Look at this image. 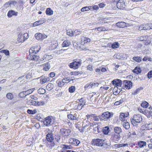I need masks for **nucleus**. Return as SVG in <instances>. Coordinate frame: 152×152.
<instances>
[{
  "mask_svg": "<svg viewBox=\"0 0 152 152\" xmlns=\"http://www.w3.org/2000/svg\"><path fill=\"white\" fill-rule=\"evenodd\" d=\"M113 113L109 112H104L103 113L101 116H99L101 121H107L110 118L113 117Z\"/></svg>",
  "mask_w": 152,
  "mask_h": 152,
  "instance_id": "1",
  "label": "nucleus"
},
{
  "mask_svg": "<svg viewBox=\"0 0 152 152\" xmlns=\"http://www.w3.org/2000/svg\"><path fill=\"white\" fill-rule=\"evenodd\" d=\"M142 118L141 115L140 114L134 115L133 118L131 119V122L133 126L137 125L138 123L142 122Z\"/></svg>",
  "mask_w": 152,
  "mask_h": 152,
  "instance_id": "2",
  "label": "nucleus"
},
{
  "mask_svg": "<svg viewBox=\"0 0 152 152\" xmlns=\"http://www.w3.org/2000/svg\"><path fill=\"white\" fill-rule=\"evenodd\" d=\"M91 143L92 145L97 146H102L104 144V140L99 138L93 139Z\"/></svg>",
  "mask_w": 152,
  "mask_h": 152,
  "instance_id": "3",
  "label": "nucleus"
},
{
  "mask_svg": "<svg viewBox=\"0 0 152 152\" xmlns=\"http://www.w3.org/2000/svg\"><path fill=\"white\" fill-rule=\"evenodd\" d=\"M82 61L80 59H76L74 62L69 64V66L70 68L74 69H77L81 66Z\"/></svg>",
  "mask_w": 152,
  "mask_h": 152,
  "instance_id": "4",
  "label": "nucleus"
},
{
  "mask_svg": "<svg viewBox=\"0 0 152 152\" xmlns=\"http://www.w3.org/2000/svg\"><path fill=\"white\" fill-rule=\"evenodd\" d=\"M111 83L113 85L115 86L113 90H116L117 89V91H115V92L118 93V91L117 89V88H118V87H121L122 84L121 80L117 79L112 81Z\"/></svg>",
  "mask_w": 152,
  "mask_h": 152,
  "instance_id": "5",
  "label": "nucleus"
},
{
  "mask_svg": "<svg viewBox=\"0 0 152 152\" xmlns=\"http://www.w3.org/2000/svg\"><path fill=\"white\" fill-rule=\"evenodd\" d=\"M60 131L63 136L66 137L69 136L71 132V131L70 129L64 128L61 129L60 130Z\"/></svg>",
  "mask_w": 152,
  "mask_h": 152,
  "instance_id": "6",
  "label": "nucleus"
},
{
  "mask_svg": "<svg viewBox=\"0 0 152 152\" xmlns=\"http://www.w3.org/2000/svg\"><path fill=\"white\" fill-rule=\"evenodd\" d=\"M43 123L45 125L47 126H51L53 124L52 119L50 116L47 117L45 118Z\"/></svg>",
  "mask_w": 152,
  "mask_h": 152,
  "instance_id": "7",
  "label": "nucleus"
},
{
  "mask_svg": "<svg viewBox=\"0 0 152 152\" xmlns=\"http://www.w3.org/2000/svg\"><path fill=\"white\" fill-rule=\"evenodd\" d=\"M40 48L39 46L32 47L29 50V53L36 54L39 51Z\"/></svg>",
  "mask_w": 152,
  "mask_h": 152,
  "instance_id": "8",
  "label": "nucleus"
},
{
  "mask_svg": "<svg viewBox=\"0 0 152 152\" xmlns=\"http://www.w3.org/2000/svg\"><path fill=\"white\" fill-rule=\"evenodd\" d=\"M35 36L37 40H42L46 38L47 36L45 34H42L41 33L35 34Z\"/></svg>",
  "mask_w": 152,
  "mask_h": 152,
  "instance_id": "9",
  "label": "nucleus"
},
{
  "mask_svg": "<svg viewBox=\"0 0 152 152\" xmlns=\"http://www.w3.org/2000/svg\"><path fill=\"white\" fill-rule=\"evenodd\" d=\"M27 58L29 59L37 61L39 59V56L36 55L34 54L29 53V54Z\"/></svg>",
  "mask_w": 152,
  "mask_h": 152,
  "instance_id": "10",
  "label": "nucleus"
},
{
  "mask_svg": "<svg viewBox=\"0 0 152 152\" xmlns=\"http://www.w3.org/2000/svg\"><path fill=\"white\" fill-rule=\"evenodd\" d=\"M46 139L48 142H53L54 138L51 131H50L47 134Z\"/></svg>",
  "mask_w": 152,
  "mask_h": 152,
  "instance_id": "11",
  "label": "nucleus"
},
{
  "mask_svg": "<svg viewBox=\"0 0 152 152\" xmlns=\"http://www.w3.org/2000/svg\"><path fill=\"white\" fill-rule=\"evenodd\" d=\"M91 41V39H90L83 37L81 38V44L82 45H84L90 42Z\"/></svg>",
  "mask_w": 152,
  "mask_h": 152,
  "instance_id": "12",
  "label": "nucleus"
},
{
  "mask_svg": "<svg viewBox=\"0 0 152 152\" xmlns=\"http://www.w3.org/2000/svg\"><path fill=\"white\" fill-rule=\"evenodd\" d=\"M124 88L126 89H129L132 87V83L131 81L124 80Z\"/></svg>",
  "mask_w": 152,
  "mask_h": 152,
  "instance_id": "13",
  "label": "nucleus"
},
{
  "mask_svg": "<svg viewBox=\"0 0 152 152\" xmlns=\"http://www.w3.org/2000/svg\"><path fill=\"white\" fill-rule=\"evenodd\" d=\"M117 7L119 9L123 10L126 7L125 2L124 1H120L117 3Z\"/></svg>",
  "mask_w": 152,
  "mask_h": 152,
  "instance_id": "14",
  "label": "nucleus"
},
{
  "mask_svg": "<svg viewBox=\"0 0 152 152\" xmlns=\"http://www.w3.org/2000/svg\"><path fill=\"white\" fill-rule=\"evenodd\" d=\"M120 138V135L116 134H113L111 137L112 140L116 143L117 141L119 140Z\"/></svg>",
  "mask_w": 152,
  "mask_h": 152,
  "instance_id": "15",
  "label": "nucleus"
},
{
  "mask_svg": "<svg viewBox=\"0 0 152 152\" xmlns=\"http://www.w3.org/2000/svg\"><path fill=\"white\" fill-rule=\"evenodd\" d=\"M45 22V19L43 18L41 20L36 21L33 23V27H35L38 26L40 25Z\"/></svg>",
  "mask_w": 152,
  "mask_h": 152,
  "instance_id": "16",
  "label": "nucleus"
},
{
  "mask_svg": "<svg viewBox=\"0 0 152 152\" xmlns=\"http://www.w3.org/2000/svg\"><path fill=\"white\" fill-rule=\"evenodd\" d=\"M143 114L148 118L152 117V110H148V109L145 110L143 112Z\"/></svg>",
  "mask_w": 152,
  "mask_h": 152,
  "instance_id": "17",
  "label": "nucleus"
},
{
  "mask_svg": "<svg viewBox=\"0 0 152 152\" xmlns=\"http://www.w3.org/2000/svg\"><path fill=\"white\" fill-rule=\"evenodd\" d=\"M123 127L126 130H128L130 128L129 124L126 121H124L121 123Z\"/></svg>",
  "mask_w": 152,
  "mask_h": 152,
  "instance_id": "18",
  "label": "nucleus"
},
{
  "mask_svg": "<svg viewBox=\"0 0 152 152\" xmlns=\"http://www.w3.org/2000/svg\"><path fill=\"white\" fill-rule=\"evenodd\" d=\"M15 2L12 1H10L6 3L4 5V7L5 8L10 7H12L14 6Z\"/></svg>",
  "mask_w": 152,
  "mask_h": 152,
  "instance_id": "19",
  "label": "nucleus"
},
{
  "mask_svg": "<svg viewBox=\"0 0 152 152\" xmlns=\"http://www.w3.org/2000/svg\"><path fill=\"white\" fill-rule=\"evenodd\" d=\"M50 78L48 77H41L40 79V83L42 84H43L49 81Z\"/></svg>",
  "mask_w": 152,
  "mask_h": 152,
  "instance_id": "20",
  "label": "nucleus"
},
{
  "mask_svg": "<svg viewBox=\"0 0 152 152\" xmlns=\"http://www.w3.org/2000/svg\"><path fill=\"white\" fill-rule=\"evenodd\" d=\"M129 115L128 113H121L119 115V119L121 121H124L125 118L127 117Z\"/></svg>",
  "mask_w": 152,
  "mask_h": 152,
  "instance_id": "21",
  "label": "nucleus"
},
{
  "mask_svg": "<svg viewBox=\"0 0 152 152\" xmlns=\"http://www.w3.org/2000/svg\"><path fill=\"white\" fill-rule=\"evenodd\" d=\"M43 69L45 71H48L50 68V64L49 62H47L43 64L42 65Z\"/></svg>",
  "mask_w": 152,
  "mask_h": 152,
  "instance_id": "22",
  "label": "nucleus"
},
{
  "mask_svg": "<svg viewBox=\"0 0 152 152\" xmlns=\"http://www.w3.org/2000/svg\"><path fill=\"white\" fill-rule=\"evenodd\" d=\"M18 12H17L13 10L9 11L8 14L7 16L9 17H11L13 15L17 16L18 15Z\"/></svg>",
  "mask_w": 152,
  "mask_h": 152,
  "instance_id": "23",
  "label": "nucleus"
},
{
  "mask_svg": "<svg viewBox=\"0 0 152 152\" xmlns=\"http://www.w3.org/2000/svg\"><path fill=\"white\" fill-rule=\"evenodd\" d=\"M114 132L116 134H119L122 132V130L121 127L115 126L114 128Z\"/></svg>",
  "mask_w": 152,
  "mask_h": 152,
  "instance_id": "24",
  "label": "nucleus"
},
{
  "mask_svg": "<svg viewBox=\"0 0 152 152\" xmlns=\"http://www.w3.org/2000/svg\"><path fill=\"white\" fill-rule=\"evenodd\" d=\"M71 45V43L70 41L68 40L64 41L62 44V46L63 47H68Z\"/></svg>",
  "mask_w": 152,
  "mask_h": 152,
  "instance_id": "25",
  "label": "nucleus"
},
{
  "mask_svg": "<svg viewBox=\"0 0 152 152\" xmlns=\"http://www.w3.org/2000/svg\"><path fill=\"white\" fill-rule=\"evenodd\" d=\"M62 80L64 84H65V83H68L73 80L72 79L68 77H65L63 78Z\"/></svg>",
  "mask_w": 152,
  "mask_h": 152,
  "instance_id": "26",
  "label": "nucleus"
},
{
  "mask_svg": "<svg viewBox=\"0 0 152 152\" xmlns=\"http://www.w3.org/2000/svg\"><path fill=\"white\" fill-rule=\"evenodd\" d=\"M70 141L75 145H78L80 143L78 140L73 138L71 139Z\"/></svg>",
  "mask_w": 152,
  "mask_h": 152,
  "instance_id": "27",
  "label": "nucleus"
},
{
  "mask_svg": "<svg viewBox=\"0 0 152 152\" xmlns=\"http://www.w3.org/2000/svg\"><path fill=\"white\" fill-rule=\"evenodd\" d=\"M138 146L140 148H144L147 145V143L145 142L142 141L138 142Z\"/></svg>",
  "mask_w": 152,
  "mask_h": 152,
  "instance_id": "28",
  "label": "nucleus"
},
{
  "mask_svg": "<svg viewBox=\"0 0 152 152\" xmlns=\"http://www.w3.org/2000/svg\"><path fill=\"white\" fill-rule=\"evenodd\" d=\"M126 23L123 22H118L116 24V25L119 28H124L125 27L126 25Z\"/></svg>",
  "mask_w": 152,
  "mask_h": 152,
  "instance_id": "29",
  "label": "nucleus"
},
{
  "mask_svg": "<svg viewBox=\"0 0 152 152\" xmlns=\"http://www.w3.org/2000/svg\"><path fill=\"white\" fill-rule=\"evenodd\" d=\"M83 127H80L78 129L79 130L80 132H83L85 131L84 129L86 127V126H89L91 124L90 122H88V123L86 125L83 126Z\"/></svg>",
  "mask_w": 152,
  "mask_h": 152,
  "instance_id": "30",
  "label": "nucleus"
},
{
  "mask_svg": "<svg viewBox=\"0 0 152 152\" xmlns=\"http://www.w3.org/2000/svg\"><path fill=\"white\" fill-rule=\"evenodd\" d=\"M110 131L109 128L108 126H105L103 129V132L105 134H107Z\"/></svg>",
  "mask_w": 152,
  "mask_h": 152,
  "instance_id": "31",
  "label": "nucleus"
},
{
  "mask_svg": "<svg viewBox=\"0 0 152 152\" xmlns=\"http://www.w3.org/2000/svg\"><path fill=\"white\" fill-rule=\"evenodd\" d=\"M141 71V69L139 67H138L137 66L135 67L133 70V72L134 73H135L137 74L140 73Z\"/></svg>",
  "mask_w": 152,
  "mask_h": 152,
  "instance_id": "32",
  "label": "nucleus"
},
{
  "mask_svg": "<svg viewBox=\"0 0 152 152\" xmlns=\"http://www.w3.org/2000/svg\"><path fill=\"white\" fill-rule=\"evenodd\" d=\"M96 29H97L98 31H105L110 30V29H108V28H106L104 27V26L99 27H98L97 28H96Z\"/></svg>",
  "mask_w": 152,
  "mask_h": 152,
  "instance_id": "33",
  "label": "nucleus"
},
{
  "mask_svg": "<svg viewBox=\"0 0 152 152\" xmlns=\"http://www.w3.org/2000/svg\"><path fill=\"white\" fill-rule=\"evenodd\" d=\"M56 82L58 84V86L59 87H61L64 85L62 80H58L56 81Z\"/></svg>",
  "mask_w": 152,
  "mask_h": 152,
  "instance_id": "34",
  "label": "nucleus"
},
{
  "mask_svg": "<svg viewBox=\"0 0 152 152\" xmlns=\"http://www.w3.org/2000/svg\"><path fill=\"white\" fill-rule=\"evenodd\" d=\"M22 34H19L18 36L17 41L19 42H23L24 41V39L23 37Z\"/></svg>",
  "mask_w": 152,
  "mask_h": 152,
  "instance_id": "35",
  "label": "nucleus"
},
{
  "mask_svg": "<svg viewBox=\"0 0 152 152\" xmlns=\"http://www.w3.org/2000/svg\"><path fill=\"white\" fill-rule=\"evenodd\" d=\"M53 85L52 83H49L46 86L47 89L48 91H50L53 88Z\"/></svg>",
  "mask_w": 152,
  "mask_h": 152,
  "instance_id": "36",
  "label": "nucleus"
},
{
  "mask_svg": "<svg viewBox=\"0 0 152 152\" xmlns=\"http://www.w3.org/2000/svg\"><path fill=\"white\" fill-rule=\"evenodd\" d=\"M46 13L47 15H52L53 14V11L50 8H48L46 11Z\"/></svg>",
  "mask_w": 152,
  "mask_h": 152,
  "instance_id": "37",
  "label": "nucleus"
},
{
  "mask_svg": "<svg viewBox=\"0 0 152 152\" xmlns=\"http://www.w3.org/2000/svg\"><path fill=\"white\" fill-rule=\"evenodd\" d=\"M67 118L68 119L72 120H75L76 119L75 116L71 114L67 115Z\"/></svg>",
  "mask_w": 152,
  "mask_h": 152,
  "instance_id": "38",
  "label": "nucleus"
},
{
  "mask_svg": "<svg viewBox=\"0 0 152 152\" xmlns=\"http://www.w3.org/2000/svg\"><path fill=\"white\" fill-rule=\"evenodd\" d=\"M119 44L118 42H115L112 44L111 47L113 48H116L119 47Z\"/></svg>",
  "mask_w": 152,
  "mask_h": 152,
  "instance_id": "39",
  "label": "nucleus"
},
{
  "mask_svg": "<svg viewBox=\"0 0 152 152\" xmlns=\"http://www.w3.org/2000/svg\"><path fill=\"white\" fill-rule=\"evenodd\" d=\"M38 92L39 94H44L45 93V90L43 88H40L38 90Z\"/></svg>",
  "mask_w": 152,
  "mask_h": 152,
  "instance_id": "40",
  "label": "nucleus"
},
{
  "mask_svg": "<svg viewBox=\"0 0 152 152\" xmlns=\"http://www.w3.org/2000/svg\"><path fill=\"white\" fill-rule=\"evenodd\" d=\"M27 112L28 114L33 115L35 114L37 112V111L35 109L34 110H33L28 109L27 110Z\"/></svg>",
  "mask_w": 152,
  "mask_h": 152,
  "instance_id": "41",
  "label": "nucleus"
},
{
  "mask_svg": "<svg viewBox=\"0 0 152 152\" xmlns=\"http://www.w3.org/2000/svg\"><path fill=\"white\" fill-rule=\"evenodd\" d=\"M149 104L147 102L144 101L141 104V106L144 108H147Z\"/></svg>",
  "mask_w": 152,
  "mask_h": 152,
  "instance_id": "42",
  "label": "nucleus"
},
{
  "mask_svg": "<svg viewBox=\"0 0 152 152\" xmlns=\"http://www.w3.org/2000/svg\"><path fill=\"white\" fill-rule=\"evenodd\" d=\"M6 96L8 99L10 100H12L13 98V96L12 94L10 93L7 94Z\"/></svg>",
  "mask_w": 152,
  "mask_h": 152,
  "instance_id": "43",
  "label": "nucleus"
},
{
  "mask_svg": "<svg viewBox=\"0 0 152 152\" xmlns=\"http://www.w3.org/2000/svg\"><path fill=\"white\" fill-rule=\"evenodd\" d=\"M143 30H145L150 29L149 24L143 25Z\"/></svg>",
  "mask_w": 152,
  "mask_h": 152,
  "instance_id": "44",
  "label": "nucleus"
},
{
  "mask_svg": "<svg viewBox=\"0 0 152 152\" xmlns=\"http://www.w3.org/2000/svg\"><path fill=\"white\" fill-rule=\"evenodd\" d=\"M83 104L82 103H78L76 105L77 108L79 110H81L83 107Z\"/></svg>",
  "mask_w": 152,
  "mask_h": 152,
  "instance_id": "45",
  "label": "nucleus"
},
{
  "mask_svg": "<svg viewBox=\"0 0 152 152\" xmlns=\"http://www.w3.org/2000/svg\"><path fill=\"white\" fill-rule=\"evenodd\" d=\"M132 59L138 62H140L141 61V58L139 57H134Z\"/></svg>",
  "mask_w": 152,
  "mask_h": 152,
  "instance_id": "46",
  "label": "nucleus"
},
{
  "mask_svg": "<svg viewBox=\"0 0 152 152\" xmlns=\"http://www.w3.org/2000/svg\"><path fill=\"white\" fill-rule=\"evenodd\" d=\"M75 90V88L74 86H72L70 87L69 89V91L70 93L74 92Z\"/></svg>",
  "mask_w": 152,
  "mask_h": 152,
  "instance_id": "47",
  "label": "nucleus"
},
{
  "mask_svg": "<svg viewBox=\"0 0 152 152\" xmlns=\"http://www.w3.org/2000/svg\"><path fill=\"white\" fill-rule=\"evenodd\" d=\"M26 96V94L24 91L20 92L19 95V96L21 98L25 97Z\"/></svg>",
  "mask_w": 152,
  "mask_h": 152,
  "instance_id": "48",
  "label": "nucleus"
},
{
  "mask_svg": "<svg viewBox=\"0 0 152 152\" xmlns=\"http://www.w3.org/2000/svg\"><path fill=\"white\" fill-rule=\"evenodd\" d=\"M55 139L58 142H59L61 139V136L59 134H57L56 135Z\"/></svg>",
  "mask_w": 152,
  "mask_h": 152,
  "instance_id": "49",
  "label": "nucleus"
},
{
  "mask_svg": "<svg viewBox=\"0 0 152 152\" xmlns=\"http://www.w3.org/2000/svg\"><path fill=\"white\" fill-rule=\"evenodd\" d=\"M30 102L31 103L32 105L35 106H38L39 102L36 101L34 100H31Z\"/></svg>",
  "mask_w": 152,
  "mask_h": 152,
  "instance_id": "50",
  "label": "nucleus"
},
{
  "mask_svg": "<svg viewBox=\"0 0 152 152\" xmlns=\"http://www.w3.org/2000/svg\"><path fill=\"white\" fill-rule=\"evenodd\" d=\"M33 91V89H29L27 91H24L26 94L27 95L30 94L32 93Z\"/></svg>",
  "mask_w": 152,
  "mask_h": 152,
  "instance_id": "51",
  "label": "nucleus"
},
{
  "mask_svg": "<svg viewBox=\"0 0 152 152\" xmlns=\"http://www.w3.org/2000/svg\"><path fill=\"white\" fill-rule=\"evenodd\" d=\"M84 88L86 90H87L88 88H92L91 87V82L89 84H87L84 86Z\"/></svg>",
  "mask_w": 152,
  "mask_h": 152,
  "instance_id": "52",
  "label": "nucleus"
},
{
  "mask_svg": "<svg viewBox=\"0 0 152 152\" xmlns=\"http://www.w3.org/2000/svg\"><path fill=\"white\" fill-rule=\"evenodd\" d=\"M99 85V83H94L91 82L92 88H94L95 87L98 86Z\"/></svg>",
  "mask_w": 152,
  "mask_h": 152,
  "instance_id": "53",
  "label": "nucleus"
},
{
  "mask_svg": "<svg viewBox=\"0 0 152 152\" xmlns=\"http://www.w3.org/2000/svg\"><path fill=\"white\" fill-rule=\"evenodd\" d=\"M66 33L68 35L71 36H72L73 34L72 31L70 30H68L67 31Z\"/></svg>",
  "mask_w": 152,
  "mask_h": 152,
  "instance_id": "54",
  "label": "nucleus"
},
{
  "mask_svg": "<svg viewBox=\"0 0 152 152\" xmlns=\"http://www.w3.org/2000/svg\"><path fill=\"white\" fill-rule=\"evenodd\" d=\"M23 37V38L24 39V41H25V40L26 39H28V34L26 33H25L23 34H22Z\"/></svg>",
  "mask_w": 152,
  "mask_h": 152,
  "instance_id": "55",
  "label": "nucleus"
},
{
  "mask_svg": "<svg viewBox=\"0 0 152 152\" xmlns=\"http://www.w3.org/2000/svg\"><path fill=\"white\" fill-rule=\"evenodd\" d=\"M139 40L141 41H145L146 40V38L145 36H142L139 38Z\"/></svg>",
  "mask_w": 152,
  "mask_h": 152,
  "instance_id": "56",
  "label": "nucleus"
},
{
  "mask_svg": "<svg viewBox=\"0 0 152 152\" xmlns=\"http://www.w3.org/2000/svg\"><path fill=\"white\" fill-rule=\"evenodd\" d=\"M89 10V7H83L81 9V10L82 12H84L85 11H88Z\"/></svg>",
  "mask_w": 152,
  "mask_h": 152,
  "instance_id": "57",
  "label": "nucleus"
},
{
  "mask_svg": "<svg viewBox=\"0 0 152 152\" xmlns=\"http://www.w3.org/2000/svg\"><path fill=\"white\" fill-rule=\"evenodd\" d=\"M142 89V88H140L137 89H136L135 91L133 93V94L134 95H135L136 94H137V93H138Z\"/></svg>",
  "mask_w": 152,
  "mask_h": 152,
  "instance_id": "58",
  "label": "nucleus"
},
{
  "mask_svg": "<svg viewBox=\"0 0 152 152\" xmlns=\"http://www.w3.org/2000/svg\"><path fill=\"white\" fill-rule=\"evenodd\" d=\"M94 67L92 66V65H88L87 67V69L90 71H92L93 70Z\"/></svg>",
  "mask_w": 152,
  "mask_h": 152,
  "instance_id": "59",
  "label": "nucleus"
},
{
  "mask_svg": "<svg viewBox=\"0 0 152 152\" xmlns=\"http://www.w3.org/2000/svg\"><path fill=\"white\" fill-rule=\"evenodd\" d=\"M148 78L150 79L152 77V71H150L148 73Z\"/></svg>",
  "mask_w": 152,
  "mask_h": 152,
  "instance_id": "60",
  "label": "nucleus"
},
{
  "mask_svg": "<svg viewBox=\"0 0 152 152\" xmlns=\"http://www.w3.org/2000/svg\"><path fill=\"white\" fill-rule=\"evenodd\" d=\"M3 52L7 56H8L9 55V50H3Z\"/></svg>",
  "mask_w": 152,
  "mask_h": 152,
  "instance_id": "61",
  "label": "nucleus"
},
{
  "mask_svg": "<svg viewBox=\"0 0 152 152\" xmlns=\"http://www.w3.org/2000/svg\"><path fill=\"white\" fill-rule=\"evenodd\" d=\"M55 75V73L54 72H52L50 73L49 75V76L51 77H54Z\"/></svg>",
  "mask_w": 152,
  "mask_h": 152,
  "instance_id": "62",
  "label": "nucleus"
},
{
  "mask_svg": "<svg viewBox=\"0 0 152 152\" xmlns=\"http://www.w3.org/2000/svg\"><path fill=\"white\" fill-rule=\"evenodd\" d=\"M92 8L94 10H97L99 9V7L97 5H94L92 6Z\"/></svg>",
  "mask_w": 152,
  "mask_h": 152,
  "instance_id": "63",
  "label": "nucleus"
},
{
  "mask_svg": "<svg viewBox=\"0 0 152 152\" xmlns=\"http://www.w3.org/2000/svg\"><path fill=\"white\" fill-rule=\"evenodd\" d=\"M31 97L32 99H34L35 100H37L38 99L36 97L34 96V95H31Z\"/></svg>",
  "mask_w": 152,
  "mask_h": 152,
  "instance_id": "64",
  "label": "nucleus"
}]
</instances>
